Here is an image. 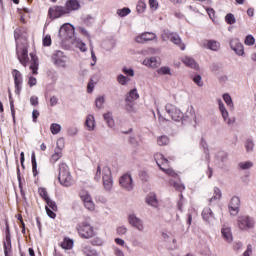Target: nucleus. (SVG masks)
I'll return each instance as SVG.
<instances>
[{
  "label": "nucleus",
  "instance_id": "nucleus-37",
  "mask_svg": "<svg viewBox=\"0 0 256 256\" xmlns=\"http://www.w3.org/2000/svg\"><path fill=\"white\" fill-rule=\"evenodd\" d=\"M130 13H131V9L127 7L117 10V15H119V17H127V15H129Z\"/></svg>",
  "mask_w": 256,
  "mask_h": 256
},
{
  "label": "nucleus",
  "instance_id": "nucleus-32",
  "mask_svg": "<svg viewBox=\"0 0 256 256\" xmlns=\"http://www.w3.org/2000/svg\"><path fill=\"white\" fill-rule=\"evenodd\" d=\"M38 193L40 195V197L43 199V201H49V199H51L49 197V193L47 192V189L46 188H43V187H40L38 188Z\"/></svg>",
  "mask_w": 256,
  "mask_h": 256
},
{
  "label": "nucleus",
  "instance_id": "nucleus-54",
  "mask_svg": "<svg viewBox=\"0 0 256 256\" xmlns=\"http://www.w3.org/2000/svg\"><path fill=\"white\" fill-rule=\"evenodd\" d=\"M45 209L48 217H50L51 219H55V217H57V214H55L56 211L51 210L49 206H46Z\"/></svg>",
  "mask_w": 256,
  "mask_h": 256
},
{
  "label": "nucleus",
  "instance_id": "nucleus-49",
  "mask_svg": "<svg viewBox=\"0 0 256 256\" xmlns=\"http://www.w3.org/2000/svg\"><path fill=\"white\" fill-rule=\"evenodd\" d=\"M51 35L47 34L44 38H43V46L44 47H51Z\"/></svg>",
  "mask_w": 256,
  "mask_h": 256
},
{
  "label": "nucleus",
  "instance_id": "nucleus-16",
  "mask_svg": "<svg viewBox=\"0 0 256 256\" xmlns=\"http://www.w3.org/2000/svg\"><path fill=\"white\" fill-rule=\"evenodd\" d=\"M239 205H241V200L239 197H232L229 203V211L231 215H237V213H239Z\"/></svg>",
  "mask_w": 256,
  "mask_h": 256
},
{
  "label": "nucleus",
  "instance_id": "nucleus-15",
  "mask_svg": "<svg viewBox=\"0 0 256 256\" xmlns=\"http://www.w3.org/2000/svg\"><path fill=\"white\" fill-rule=\"evenodd\" d=\"M119 183L121 187H123L127 191H131V189H133V178H131V175L129 174H124L120 178Z\"/></svg>",
  "mask_w": 256,
  "mask_h": 256
},
{
  "label": "nucleus",
  "instance_id": "nucleus-12",
  "mask_svg": "<svg viewBox=\"0 0 256 256\" xmlns=\"http://www.w3.org/2000/svg\"><path fill=\"white\" fill-rule=\"evenodd\" d=\"M3 247L5 256H13V247L11 246V233L9 232V228L6 230V238L3 241Z\"/></svg>",
  "mask_w": 256,
  "mask_h": 256
},
{
  "label": "nucleus",
  "instance_id": "nucleus-59",
  "mask_svg": "<svg viewBox=\"0 0 256 256\" xmlns=\"http://www.w3.org/2000/svg\"><path fill=\"white\" fill-rule=\"evenodd\" d=\"M30 103L33 107H37L39 105V98L37 96H32L30 98Z\"/></svg>",
  "mask_w": 256,
  "mask_h": 256
},
{
  "label": "nucleus",
  "instance_id": "nucleus-41",
  "mask_svg": "<svg viewBox=\"0 0 256 256\" xmlns=\"http://www.w3.org/2000/svg\"><path fill=\"white\" fill-rule=\"evenodd\" d=\"M159 75H171V68L163 66L157 70Z\"/></svg>",
  "mask_w": 256,
  "mask_h": 256
},
{
  "label": "nucleus",
  "instance_id": "nucleus-46",
  "mask_svg": "<svg viewBox=\"0 0 256 256\" xmlns=\"http://www.w3.org/2000/svg\"><path fill=\"white\" fill-rule=\"evenodd\" d=\"M149 7L151 11H157L159 9V2L157 0H149Z\"/></svg>",
  "mask_w": 256,
  "mask_h": 256
},
{
  "label": "nucleus",
  "instance_id": "nucleus-1",
  "mask_svg": "<svg viewBox=\"0 0 256 256\" xmlns=\"http://www.w3.org/2000/svg\"><path fill=\"white\" fill-rule=\"evenodd\" d=\"M101 177L104 189L106 191H111V189H113V176L109 166H104L101 168V164H98L94 179L95 181H101Z\"/></svg>",
  "mask_w": 256,
  "mask_h": 256
},
{
  "label": "nucleus",
  "instance_id": "nucleus-57",
  "mask_svg": "<svg viewBox=\"0 0 256 256\" xmlns=\"http://www.w3.org/2000/svg\"><path fill=\"white\" fill-rule=\"evenodd\" d=\"M117 81L120 83V85H127V77L124 75H119Z\"/></svg>",
  "mask_w": 256,
  "mask_h": 256
},
{
  "label": "nucleus",
  "instance_id": "nucleus-39",
  "mask_svg": "<svg viewBox=\"0 0 256 256\" xmlns=\"http://www.w3.org/2000/svg\"><path fill=\"white\" fill-rule=\"evenodd\" d=\"M244 44L248 47L255 45V37H253V35H247L244 40Z\"/></svg>",
  "mask_w": 256,
  "mask_h": 256
},
{
  "label": "nucleus",
  "instance_id": "nucleus-10",
  "mask_svg": "<svg viewBox=\"0 0 256 256\" xmlns=\"http://www.w3.org/2000/svg\"><path fill=\"white\" fill-rule=\"evenodd\" d=\"M165 109L173 121H181V119H183V112H181L175 105L167 104Z\"/></svg>",
  "mask_w": 256,
  "mask_h": 256
},
{
  "label": "nucleus",
  "instance_id": "nucleus-6",
  "mask_svg": "<svg viewBox=\"0 0 256 256\" xmlns=\"http://www.w3.org/2000/svg\"><path fill=\"white\" fill-rule=\"evenodd\" d=\"M163 41H171L174 45H178L181 51H185V44L182 42L181 37L179 34L170 31H164L162 33Z\"/></svg>",
  "mask_w": 256,
  "mask_h": 256
},
{
  "label": "nucleus",
  "instance_id": "nucleus-26",
  "mask_svg": "<svg viewBox=\"0 0 256 256\" xmlns=\"http://www.w3.org/2000/svg\"><path fill=\"white\" fill-rule=\"evenodd\" d=\"M85 126L87 127L88 131H93L95 129V116L88 115L86 117Z\"/></svg>",
  "mask_w": 256,
  "mask_h": 256
},
{
  "label": "nucleus",
  "instance_id": "nucleus-24",
  "mask_svg": "<svg viewBox=\"0 0 256 256\" xmlns=\"http://www.w3.org/2000/svg\"><path fill=\"white\" fill-rule=\"evenodd\" d=\"M221 233L225 241H227L228 243H231L233 241V233H231V228L223 227Z\"/></svg>",
  "mask_w": 256,
  "mask_h": 256
},
{
  "label": "nucleus",
  "instance_id": "nucleus-22",
  "mask_svg": "<svg viewBox=\"0 0 256 256\" xmlns=\"http://www.w3.org/2000/svg\"><path fill=\"white\" fill-rule=\"evenodd\" d=\"M203 45L206 49H210V51H217L218 49H221V43L217 40H206Z\"/></svg>",
  "mask_w": 256,
  "mask_h": 256
},
{
  "label": "nucleus",
  "instance_id": "nucleus-34",
  "mask_svg": "<svg viewBox=\"0 0 256 256\" xmlns=\"http://www.w3.org/2000/svg\"><path fill=\"white\" fill-rule=\"evenodd\" d=\"M146 9H147V4L145 3V1L140 0L136 6L137 13H145Z\"/></svg>",
  "mask_w": 256,
  "mask_h": 256
},
{
  "label": "nucleus",
  "instance_id": "nucleus-21",
  "mask_svg": "<svg viewBox=\"0 0 256 256\" xmlns=\"http://www.w3.org/2000/svg\"><path fill=\"white\" fill-rule=\"evenodd\" d=\"M128 220L132 227H135L138 231H143V222L141 219L137 218L135 215H130Z\"/></svg>",
  "mask_w": 256,
  "mask_h": 256
},
{
  "label": "nucleus",
  "instance_id": "nucleus-38",
  "mask_svg": "<svg viewBox=\"0 0 256 256\" xmlns=\"http://www.w3.org/2000/svg\"><path fill=\"white\" fill-rule=\"evenodd\" d=\"M223 100L230 109H233V99H231V95H229L228 93L224 94Z\"/></svg>",
  "mask_w": 256,
  "mask_h": 256
},
{
  "label": "nucleus",
  "instance_id": "nucleus-53",
  "mask_svg": "<svg viewBox=\"0 0 256 256\" xmlns=\"http://www.w3.org/2000/svg\"><path fill=\"white\" fill-rule=\"evenodd\" d=\"M103 103H105V97L100 96L96 99L95 104L98 109H101V107H103Z\"/></svg>",
  "mask_w": 256,
  "mask_h": 256
},
{
  "label": "nucleus",
  "instance_id": "nucleus-42",
  "mask_svg": "<svg viewBox=\"0 0 256 256\" xmlns=\"http://www.w3.org/2000/svg\"><path fill=\"white\" fill-rule=\"evenodd\" d=\"M221 198V189L214 188V195L210 198V203H213V201H217V199Z\"/></svg>",
  "mask_w": 256,
  "mask_h": 256
},
{
  "label": "nucleus",
  "instance_id": "nucleus-14",
  "mask_svg": "<svg viewBox=\"0 0 256 256\" xmlns=\"http://www.w3.org/2000/svg\"><path fill=\"white\" fill-rule=\"evenodd\" d=\"M64 9H66L68 15L72 13V11H79V9H81V2H79V0H67Z\"/></svg>",
  "mask_w": 256,
  "mask_h": 256
},
{
  "label": "nucleus",
  "instance_id": "nucleus-64",
  "mask_svg": "<svg viewBox=\"0 0 256 256\" xmlns=\"http://www.w3.org/2000/svg\"><path fill=\"white\" fill-rule=\"evenodd\" d=\"M207 13H208L210 19H215V10L213 8H208Z\"/></svg>",
  "mask_w": 256,
  "mask_h": 256
},
{
  "label": "nucleus",
  "instance_id": "nucleus-11",
  "mask_svg": "<svg viewBox=\"0 0 256 256\" xmlns=\"http://www.w3.org/2000/svg\"><path fill=\"white\" fill-rule=\"evenodd\" d=\"M237 225L242 231H247V229H252L254 224L249 216H240L237 219Z\"/></svg>",
  "mask_w": 256,
  "mask_h": 256
},
{
  "label": "nucleus",
  "instance_id": "nucleus-17",
  "mask_svg": "<svg viewBox=\"0 0 256 256\" xmlns=\"http://www.w3.org/2000/svg\"><path fill=\"white\" fill-rule=\"evenodd\" d=\"M230 47H231V50L235 51V53L238 55L245 54V49L243 47V44L241 42H239V40H237V39L230 41Z\"/></svg>",
  "mask_w": 256,
  "mask_h": 256
},
{
  "label": "nucleus",
  "instance_id": "nucleus-2",
  "mask_svg": "<svg viewBox=\"0 0 256 256\" xmlns=\"http://www.w3.org/2000/svg\"><path fill=\"white\" fill-rule=\"evenodd\" d=\"M58 180L60 185L63 187H71L73 183H75V180L73 179V176H71V172L69 171V166H67L66 163L62 162L59 165V176Z\"/></svg>",
  "mask_w": 256,
  "mask_h": 256
},
{
  "label": "nucleus",
  "instance_id": "nucleus-44",
  "mask_svg": "<svg viewBox=\"0 0 256 256\" xmlns=\"http://www.w3.org/2000/svg\"><path fill=\"white\" fill-rule=\"evenodd\" d=\"M80 199H82V201H83L84 204L93 201V200L91 199V195H89L87 192H82V193L80 194Z\"/></svg>",
  "mask_w": 256,
  "mask_h": 256
},
{
  "label": "nucleus",
  "instance_id": "nucleus-4",
  "mask_svg": "<svg viewBox=\"0 0 256 256\" xmlns=\"http://www.w3.org/2000/svg\"><path fill=\"white\" fill-rule=\"evenodd\" d=\"M154 159L161 171L165 173L166 175H169V177H178V175L175 173V170H173L169 165V160L163 156V154H155Z\"/></svg>",
  "mask_w": 256,
  "mask_h": 256
},
{
  "label": "nucleus",
  "instance_id": "nucleus-58",
  "mask_svg": "<svg viewBox=\"0 0 256 256\" xmlns=\"http://www.w3.org/2000/svg\"><path fill=\"white\" fill-rule=\"evenodd\" d=\"M28 85L29 87H35V85H37V78L30 76L28 79Z\"/></svg>",
  "mask_w": 256,
  "mask_h": 256
},
{
  "label": "nucleus",
  "instance_id": "nucleus-28",
  "mask_svg": "<svg viewBox=\"0 0 256 256\" xmlns=\"http://www.w3.org/2000/svg\"><path fill=\"white\" fill-rule=\"evenodd\" d=\"M73 245H74L73 239L69 237H65L61 243L62 249H65L66 251L73 249Z\"/></svg>",
  "mask_w": 256,
  "mask_h": 256
},
{
  "label": "nucleus",
  "instance_id": "nucleus-45",
  "mask_svg": "<svg viewBox=\"0 0 256 256\" xmlns=\"http://www.w3.org/2000/svg\"><path fill=\"white\" fill-rule=\"evenodd\" d=\"M239 167L242 170H247V169H251V167H253V162L251 161H247V162H241L239 163Z\"/></svg>",
  "mask_w": 256,
  "mask_h": 256
},
{
  "label": "nucleus",
  "instance_id": "nucleus-3",
  "mask_svg": "<svg viewBox=\"0 0 256 256\" xmlns=\"http://www.w3.org/2000/svg\"><path fill=\"white\" fill-rule=\"evenodd\" d=\"M27 43L16 42V56L23 67L29 65V50Z\"/></svg>",
  "mask_w": 256,
  "mask_h": 256
},
{
  "label": "nucleus",
  "instance_id": "nucleus-60",
  "mask_svg": "<svg viewBox=\"0 0 256 256\" xmlns=\"http://www.w3.org/2000/svg\"><path fill=\"white\" fill-rule=\"evenodd\" d=\"M254 146H255V144L253 143V141H251V140L246 141L245 147H246L247 151H251Z\"/></svg>",
  "mask_w": 256,
  "mask_h": 256
},
{
  "label": "nucleus",
  "instance_id": "nucleus-5",
  "mask_svg": "<svg viewBox=\"0 0 256 256\" xmlns=\"http://www.w3.org/2000/svg\"><path fill=\"white\" fill-rule=\"evenodd\" d=\"M76 230L81 239H93V237H95V228L87 221L77 224Z\"/></svg>",
  "mask_w": 256,
  "mask_h": 256
},
{
  "label": "nucleus",
  "instance_id": "nucleus-23",
  "mask_svg": "<svg viewBox=\"0 0 256 256\" xmlns=\"http://www.w3.org/2000/svg\"><path fill=\"white\" fill-rule=\"evenodd\" d=\"M143 65H146V67H151L152 69H157L159 65H161V62L157 60L155 57L146 58L143 61Z\"/></svg>",
  "mask_w": 256,
  "mask_h": 256
},
{
  "label": "nucleus",
  "instance_id": "nucleus-62",
  "mask_svg": "<svg viewBox=\"0 0 256 256\" xmlns=\"http://www.w3.org/2000/svg\"><path fill=\"white\" fill-rule=\"evenodd\" d=\"M140 179L142 181H148L149 180V174H147V172H145V171L140 172Z\"/></svg>",
  "mask_w": 256,
  "mask_h": 256
},
{
  "label": "nucleus",
  "instance_id": "nucleus-35",
  "mask_svg": "<svg viewBox=\"0 0 256 256\" xmlns=\"http://www.w3.org/2000/svg\"><path fill=\"white\" fill-rule=\"evenodd\" d=\"M225 22H226L228 25H235V23H237V20L235 19V15H233V13H228V14L225 16Z\"/></svg>",
  "mask_w": 256,
  "mask_h": 256
},
{
  "label": "nucleus",
  "instance_id": "nucleus-48",
  "mask_svg": "<svg viewBox=\"0 0 256 256\" xmlns=\"http://www.w3.org/2000/svg\"><path fill=\"white\" fill-rule=\"evenodd\" d=\"M76 47L82 51V53H85L87 51V44H85L83 41H77Z\"/></svg>",
  "mask_w": 256,
  "mask_h": 256
},
{
  "label": "nucleus",
  "instance_id": "nucleus-40",
  "mask_svg": "<svg viewBox=\"0 0 256 256\" xmlns=\"http://www.w3.org/2000/svg\"><path fill=\"white\" fill-rule=\"evenodd\" d=\"M50 131H51L52 135H57L61 131V125H59L57 123L51 124Z\"/></svg>",
  "mask_w": 256,
  "mask_h": 256
},
{
  "label": "nucleus",
  "instance_id": "nucleus-36",
  "mask_svg": "<svg viewBox=\"0 0 256 256\" xmlns=\"http://www.w3.org/2000/svg\"><path fill=\"white\" fill-rule=\"evenodd\" d=\"M61 157H63V153L61 151L55 152L50 157V163H57Z\"/></svg>",
  "mask_w": 256,
  "mask_h": 256
},
{
  "label": "nucleus",
  "instance_id": "nucleus-31",
  "mask_svg": "<svg viewBox=\"0 0 256 256\" xmlns=\"http://www.w3.org/2000/svg\"><path fill=\"white\" fill-rule=\"evenodd\" d=\"M31 161H32V172L34 177H37L39 175V172L37 171V158L35 157V152L31 155Z\"/></svg>",
  "mask_w": 256,
  "mask_h": 256
},
{
  "label": "nucleus",
  "instance_id": "nucleus-47",
  "mask_svg": "<svg viewBox=\"0 0 256 256\" xmlns=\"http://www.w3.org/2000/svg\"><path fill=\"white\" fill-rule=\"evenodd\" d=\"M172 186L174 187V189H176V191H185V185H183V183L181 182H174L172 183Z\"/></svg>",
  "mask_w": 256,
  "mask_h": 256
},
{
  "label": "nucleus",
  "instance_id": "nucleus-33",
  "mask_svg": "<svg viewBox=\"0 0 256 256\" xmlns=\"http://www.w3.org/2000/svg\"><path fill=\"white\" fill-rule=\"evenodd\" d=\"M202 217L204 221H209V219L213 217V212L211 211V208H205L202 211Z\"/></svg>",
  "mask_w": 256,
  "mask_h": 256
},
{
  "label": "nucleus",
  "instance_id": "nucleus-8",
  "mask_svg": "<svg viewBox=\"0 0 256 256\" xmlns=\"http://www.w3.org/2000/svg\"><path fill=\"white\" fill-rule=\"evenodd\" d=\"M12 77L14 79V87L16 95H21V90L23 89V74L19 70H12Z\"/></svg>",
  "mask_w": 256,
  "mask_h": 256
},
{
  "label": "nucleus",
  "instance_id": "nucleus-20",
  "mask_svg": "<svg viewBox=\"0 0 256 256\" xmlns=\"http://www.w3.org/2000/svg\"><path fill=\"white\" fill-rule=\"evenodd\" d=\"M29 30L25 26H19L14 30V39L16 43H19L21 37H25Z\"/></svg>",
  "mask_w": 256,
  "mask_h": 256
},
{
  "label": "nucleus",
  "instance_id": "nucleus-7",
  "mask_svg": "<svg viewBox=\"0 0 256 256\" xmlns=\"http://www.w3.org/2000/svg\"><path fill=\"white\" fill-rule=\"evenodd\" d=\"M67 14V10L65 9V6H61V5H54L52 7L49 8L48 10V17H50V19H59Z\"/></svg>",
  "mask_w": 256,
  "mask_h": 256
},
{
  "label": "nucleus",
  "instance_id": "nucleus-13",
  "mask_svg": "<svg viewBox=\"0 0 256 256\" xmlns=\"http://www.w3.org/2000/svg\"><path fill=\"white\" fill-rule=\"evenodd\" d=\"M218 105L224 121L227 123V125H233V123H235V117L229 118V112L225 108V104H223V101L218 100Z\"/></svg>",
  "mask_w": 256,
  "mask_h": 256
},
{
  "label": "nucleus",
  "instance_id": "nucleus-29",
  "mask_svg": "<svg viewBox=\"0 0 256 256\" xmlns=\"http://www.w3.org/2000/svg\"><path fill=\"white\" fill-rule=\"evenodd\" d=\"M182 63L186 65L187 67H191L192 69H199V65H197V62L193 58L185 57L182 60Z\"/></svg>",
  "mask_w": 256,
  "mask_h": 256
},
{
  "label": "nucleus",
  "instance_id": "nucleus-51",
  "mask_svg": "<svg viewBox=\"0 0 256 256\" xmlns=\"http://www.w3.org/2000/svg\"><path fill=\"white\" fill-rule=\"evenodd\" d=\"M135 102H126L125 109L128 111V113H133L135 111Z\"/></svg>",
  "mask_w": 256,
  "mask_h": 256
},
{
  "label": "nucleus",
  "instance_id": "nucleus-25",
  "mask_svg": "<svg viewBox=\"0 0 256 256\" xmlns=\"http://www.w3.org/2000/svg\"><path fill=\"white\" fill-rule=\"evenodd\" d=\"M139 98V93H137V89H132L128 95L126 96V103H135Z\"/></svg>",
  "mask_w": 256,
  "mask_h": 256
},
{
  "label": "nucleus",
  "instance_id": "nucleus-9",
  "mask_svg": "<svg viewBox=\"0 0 256 256\" xmlns=\"http://www.w3.org/2000/svg\"><path fill=\"white\" fill-rule=\"evenodd\" d=\"M52 61L56 67H62V69L67 67V56H65L61 50H58L55 52V54H52Z\"/></svg>",
  "mask_w": 256,
  "mask_h": 256
},
{
  "label": "nucleus",
  "instance_id": "nucleus-18",
  "mask_svg": "<svg viewBox=\"0 0 256 256\" xmlns=\"http://www.w3.org/2000/svg\"><path fill=\"white\" fill-rule=\"evenodd\" d=\"M30 57V71H32V75H37V71H39V58L35 53H30Z\"/></svg>",
  "mask_w": 256,
  "mask_h": 256
},
{
  "label": "nucleus",
  "instance_id": "nucleus-19",
  "mask_svg": "<svg viewBox=\"0 0 256 256\" xmlns=\"http://www.w3.org/2000/svg\"><path fill=\"white\" fill-rule=\"evenodd\" d=\"M156 37L157 35H155V33L153 32H145L140 36H137L135 41L136 43H147V41H153V39H155Z\"/></svg>",
  "mask_w": 256,
  "mask_h": 256
},
{
  "label": "nucleus",
  "instance_id": "nucleus-50",
  "mask_svg": "<svg viewBox=\"0 0 256 256\" xmlns=\"http://www.w3.org/2000/svg\"><path fill=\"white\" fill-rule=\"evenodd\" d=\"M91 245H94L96 247H101V245H103V239L96 237L91 240Z\"/></svg>",
  "mask_w": 256,
  "mask_h": 256
},
{
  "label": "nucleus",
  "instance_id": "nucleus-56",
  "mask_svg": "<svg viewBox=\"0 0 256 256\" xmlns=\"http://www.w3.org/2000/svg\"><path fill=\"white\" fill-rule=\"evenodd\" d=\"M253 255V246L249 244L246 251L243 253V256H252Z\"/></svg>",
  "mask_w": 256,
  "mask_h": 256
},
{
  "label": "nucleus",
  "instance_id": "nucleus-63",
  "mask_svg": "<svg viewBox=\"0 0 256 256\" xmlns=\"http://www.w3.org/2000/svg\"><path fill=\"white\" fill-rule=\"evenodd\" d=\"M117 233L118 235H125V233H127V228L120 226L117 228Z\"/></svg>",
  "mask_w": 256,
  "mask_h": 256
},
{
  "label": "nucleus",
  "instance_id": "nucleus-27",
  "mask_svg": "<svg viewBox=\"0 0 256 256\" xmlns=\"http://www.w3.org/2000/svg\"><path fill=\"white\" fill-rule=\"evenodd\" d=\"M146 203L152 207H157L159 205V200H157V195L155 193L148 194L146 198Z\"/></svg>",
  "mask_w": 256,
  "mask_h": 256
},
{
  "label": "nucleus",
  "instance_id": "nucleus-61",
  "mask_svg": "<svg viewBox=\"0 0 256 256\" xmlns=\"http://www.w3.org/2000/svg\"><path fill=\"white\" fill-rule=\"evenodd\" d=\"M194 83H196V85H198V87H203V82L201 81V76H196L193 79Z\"/></svg>",
  "mask_w": 256,
  "mask_h": 256
},
{
  "label": "nucleus",
  "instance_id": "nucleus-55",
  "mask_svg": "<svg viewBox=\"0 0 256 256\" xmlns=\"http://www.w3.org/2000/svg\"><path fill=\"white\" fill-rule=\"evenodd\" d=\"M84 206L88 209V211H95V204L93 203V200L84 203Z\"/></svg>",
  "mask_w": 256,
  "mask_h": 256
},
{
  "label": "nucleus",
  "instance_id": "nucleus-43",
  "mask_svg": "<svg viewBox=\"0 0 256 256\" xmlns=\"http://www.w3.org/2000/svg\"><path fill=\"white\" fill-rule=\"evenodd\" d=\"M45 203L47 204L46 207H48V209H51L52 211H57V203L51 200V198H49Z\"/></svg>",
  "mask_w": 256,
  "mask_h": 256
},
{
  "label": "nucleus",
  "instance_id": "nucleus-52",
  "mask_svg": "<svg viewBox=\"0 0 256 256\" xmlns=\"http://www.w3.org/2000/svg\"><path fill=\"white\" fill-rule=\"evenodd\" d=\"M104 119L106 123H108V127H113V118L111 117L110 113L104 114Z\"/></svg>",
  "mask_w": 256,
  "mask_h": 256
},
{
  "label": "nucleus",
  "instance_id": "nucleus-30",
  "mask_svg": "<svg viewBox=\"0 0 256 256\" xmlns=\"http://www.w3.org/2000/svg\"><path fill=\"white\" fill-rule=\"evenodd\" d=\"M169 143H170V140L167 135H162L157 138V145H159L160 147H165L169 145Z\"/></svg>",
  "mask_w": 256,
  "mask_h": 256
}]
</instances>
